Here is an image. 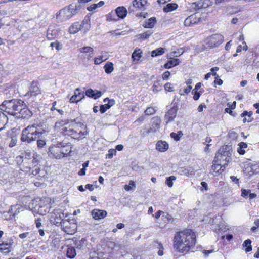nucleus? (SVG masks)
Instances as JSON below:
<instances>
[{
  "instance_id": "nucleus-25",
  "label": "nucleus",
  "mask_w": 259,
  "mask_h": 259,
  "mask_svg": "<svg viewBox=\"0 0 259 259\" xmlns=\"http://www.w3.org/2000/svg\"><path fill=\"white\" fill-rule=\"evenodd\" d=\"M116 13L118 17L123 19L127 15V10L124 7H118L115 10Z\"/></svg>"
},
{
  "instance_id": "nucleus-12",
  "label": "nucleus",
  "mask_w": 259,
  "mask_h": 259,
  "mask_svg": "<svg viewBox=\"0 0 259 259\" xmlns=\"http://www.w3.org/2000/svg\"><path fill=\"white\" fill-rule=\"evenodd\" d=\"M151 126L148 131V133H155L158 132L160 127L161 119L158 116L154 117L152 118Z\"/></svg>"
},
{
  "instance_id": "nucleus-15",
  "label": "nucleus",
  "mask_w": 259,
  "mask_h": 259,
  "mask_svg": "<svg viewBox=\"0 0 259 259\" xmlns=\"http://www.w3.org/2000/svg\"><path fill=\"white\" fill-rule=\"evenodd\" d=\"M42 126L41 124L38 123H34L32 125H28V126H30V132H31V142L35 141V140L39 137V133H38V127Z\"/></svg>"
},
{
  "instance_id": "nucleus-6",
  "label": "nucleus",
  "mask_w": 259,
  "mask_h": 259,
  "mask_svg": "<svg viewBox=\"0 0 259 259\" xmlns=\"http://www.w3.org/2000/svg\"><path fill=\"white\" fill-rule=\"evenodd\" d=\"M232 148L230 146H224L220 148L215 154L214 160L216 162L225 166L231 161Z\"/></svg>"
},
{
  "instance_id": "nucleus-27",
  "label": "nucleus",
  "mask_w": 259,
  "mask_h": 259,
  "mask_svg": "<svg viewBox=\"0 0 259 259\" xmlns=\"http://www.w3.org/2000/svg\"><path fill=\"white\" fill-rule=\"evenodd\" d=\"M80 52L83 53H89V55L87 57V59L89 60L90 58H92L93 56V49L89 46L83 47L82 48L80 49Z\"/></svg>"
},
{
  "instance_id": "nucleus-52",
  "label": "nucleus",
  "mask_w": 259,
  "mask_h": 259,
  "mask_svg": "<svg viewBox=\"0 0 259 259\" xmlns=\"http://www.w3.org/2000/svg\"><path fill=\"white\" fill-rule=\"evenodd\" d=\"M109 55L106 52H102L101 55L99 56V57L101 59V60L104 61H106L109 58Z\"/></svg>"
},
{
  "instance_id": "nucleus-36",
  "label": "nucleus",
  "mask_w": 259,
  "mask_h": 259,
  "mask_svg": "<svg viewBox=\"0 0 259 259\" xmlns=\"http://www.w3.org/2000/svg\"><path fill=\"white\" fill-rule=\"evenodd\" d=\"M238 146L239 147L237 149L238 152L241 155L244 154L245 152L244 149L247 148V144L245 142H241L238 144Z\"/></svg>"
},
{
  "instance_id": "nucleus-53",
  "label": "nucleus",
  "mask_w": 259,
  "mask_h": 259,
  "mask_svg": "<svg viewBox=\"0 0 259 259\" xmlns=\"http://www.w3.org/2000/svg\"><path fill=\"white\" fill-rule=\"evenodd\" d=\"M46 143L44 140H38L37 141V145L38 148H42L46 145Z\"/></svg>"
},
{
  "instance_id": "nucleus-62",
  "label": "nucleus",
  "mask_w": 259,
  "mask_h": 259,
  "mask_svg": "<svg viewBox=\"0 0 259 259\" xmlns=\"http://www.w3.org/2000/svg\"><path fill=\"white\" fill-rule=\"evenodd\" d=\"M170 75V73L169 71H166L163 73L162 78L164 80H167L168 79Z\"/></svg>"
},
{
  "instance_id": "nucleus-45",
  "label": "nucleus",
  "mask_w": 259,
  "mask_h": 259,
  "mask_svg": "<svg viewBox=\"0 0 259 259\" xmlns=\"http://www.w3.org/2000/svg\"><path fill=\"white\" fill-rule=\"evenodd\" d=\"M139 51H139H135L133 53L132 55V58L134 60H139L140 58L141 57V52H139Z\"/></svg>"
},
{
  "instance_id": "nucleus-37",
  "label": "nucleus",
  "mask_w": 259,
  "mask_h": 259,
  "mask_svg": "<svg viewBox=\"0 0 259 259\" xmlns=\"http://www.w3.org/2000/svg\"><path fill=\"white\" fill-rule=\"evenodd\" d=\"M7 121L6 116L3 113L0 112V131L4 128L5 125Z\"/></svg>"
},
{
  "instance_id": "nucleus-30",
  "label": "nucleus",
  "mask_w": 259,
  "mask_h": 259,
  "mask_svg": "<svg viewBox=\"0 0 259 259\" xmlns=\"http://www.w3.org/2000/svg\"><path fill=\"white\" fill-rule=\"evenodd\" d=\"M178 7L176 3H169L163 8V11L166 13L170 12L176 10Z\"/></svg>"
},
{
  "instance_id": "nucleus-64",
  "label": "nucleus",
  "mask_w": 259,
  "mask_h": 259,
  "mask_svg": "<svg viewBox=\"0 0 259 259\" xmlns=\"http://www.w3.org/2000/svg\"><path fill=\"white\" fill-rule=\"evenodd\" d=\"M97 5L96 4L91 5L90 6L87 8V10L89 11H92L95 10L97 8Z\"/></svg>"
},
{
  "instance_id": "nucleus-4",
  "label": "nucleus",
  "mask_w": 259,
  "mask_h": 259,
  "mask_svg": "<svg viewBox=\"0 0 259 259\" xmlns=\"http://www.w3.org/2000/svg\"><path fill=\"white\" fill-rule=\"evenodd\" d=\"M70 151L69 145L65 146L62 143H58L49 148L48 154L50 157L59 159L67 156Z\"/></svg>"
},
{
  "instance_id": "nucleus-34",
  "label": "nucleus",
  "mask_w": 259,
  "mask_h": 259,
  "mask_svg": "<svg viewBox=\"0 0 259 259\" xmlns=\"http://www.w3.org/2000/svg\"><path fill=\"white\" fill-rule=\"evenodd\" d=\"M10 246L11 245L8 243H0V251L4 253L10 252Z\"/></svg>"
},
{
  "instance_id": "nucleus-33",
  "label": "nucleus",
  "mask_w": 259,
  "mask_h": 259,
  "mask_svg": "<svg viewBox=\"0 0 259 259\" xmlns=\"http://www.w3.org/2000/svg\"><path fill=\"white\" fill-rule=\"evenodd\" d=\"M156 22L155 17H151L145 22L144 27L145 28H152L154 27Z\"/></svg>"
},
{
  "instance_id": "nucleus-19",
  "label": "nucleus",
  "mask_w": 259,
  "mask_h": 259,
  "mask_svg": "<svg viewBox=\"0 0 259 259\" xmlns=\"http://www.w3.org/2000/svg\"><path fill=\"white\" fill-rule=\"evenodd\" d=\"M80 89L77 88L75 90L74 94L70 99V101L71 103L77 102L81 100L84 97V93L81 94L80 92Z\"/></svg>"
},
{
  "instance_id": "nucleus-38",
  "label": "nucleus",
  "mask_w": 259,
  "mask_h": 259,
  "mask_svg": "<svg viewBox=\"0 0 259 259\" xmlns=\"http://www.w3.org/2000/svg\"><path fill=\"white\" fill-rule=\"evenodd\" d=\"M164 52V49L163 48H159L151 52V56L156 57L163 54Z\"/></svg>"
},
{
  "instance_id": "nucleus-11",
  "label": "nucleus",
  "mask_w": 259,
  "mask_h": 259,
  "mask_svg": "<svg viewBox=\"0 0 259 259\" xmlns=\"http://www.w3.org/2000/svg\"><path fill=\"white\" fill-rule=\"evenodd\" d=\"M88 25L87 20H83L81 24H79V22H75L69 27V31L71 34H75L84 27H86L87 29H88L87 28Z\"/></svg>"
},
{
  "instance_id": "nucleus-9",
  "label": "nucleus",
  "mask_w": 259,
  "mask_h": 259,
  "mask_svg": "<svg viewBox=\"0 0 259 259\" xmlns=\"http://www.w3.org/2000/svg\"><path fill=\"white\" fill-rule=\"evenodd\" d=\"M22 107L20 108L16 117L25 119H29L33 115L32 112L27 107L24 103Z\"/></svg>"
},
{
  "instance_id": "nucleus-40",
  "label": "nucleus",
  "mask_w": 259,
  "mask_h": 259,
  "mask_svg": "<svg viewBox=\"0 0 259 259\" xmlns=\"http://www.w3.org/2000/svg\"><path fill=\"white\" fill-rule=\"evenodd\" d=\"M136 187L135 182L130 181L128 185H125L124 188L127 191H133Z\"/></svg>"
},
{
  "instance_id": "nucleus-26",
  "label": "nucleus",
  "mask_w": 259,
  "mask_h": 259,
  "mask_svg": "<svg viewBox=\"0 0 259 259\" xmlns=\"http://www.w3.org/2000/svg\"><path fill=\"white\" fill-rule=\"evenodd\" d=\"M243 176L247 178H249L253 176V175H256L255 173L253 168L251 166H247L244 168L243 170Z\"/></svg>"
},
{
  "instance_id": "nucleus-22",
  "label": "nucleus",
  "mask_w": 259,
  "mask_h": 259,
  "mask_svg": "<svg viewBox=\"0 0 259 259\" xmlns=\"http://www.w3.org/2000/svg\"><path fill=\"white\" fill-rule=\"evenodd\" d=\"M85 94L88 97L96 99L101 97L102 94L101 91L89 89L85 91Z\"/></svg>"
},
{
  "instance_id": "nucleus-48",
  "label": "nucleus",
  "mask_w": 259,
  "mask_h": 259,
  "mask_svg": "<svg viewBox=\"0 0 259 259\" xmlns=\"http://www.w3.org/2000/svg\"><path fill=\"white\" fill-rule=\"evenodd\" d=\"M21 209L20 205L17 204L16 205L11 206V208L9 210V212L13 216V213L15 212V211L16 209Z\"/></svg>"
},
{
  "instance_id": "nucleus-14",
  "label": "nucleus",
  "mask_w": 259,
  "mask_h": 259,
  "mask_svg": "<svg viewBox=\"0 0 259 259\" xmlns=\"http://www.w3.org/2000/svg\"><path fill=\"white\" fill-rule=\"evenodd\" d=\"M178 110V107L177 106H174L171 108L165 115V119L166 121V124H168V122L173 121L175 118L176 116L177 112Z\"/></svg>"
},
{
  "instance_id": "nucleus-43",
  "label": "nucleus",
  "mask_w": 259,
  "mask_h": 259,
  "mask_svg": "<svg viewBox=\"0 0 259 259\" xmlns=\"http://www.w3.org/2000/svg\"><path fill=\"white\" fill-rule=\"evenodd\" d=\"M157 109L155 107H148L145 111V113L147 115H150L154 114Z\"/></svg>"
},
{
  "instance_id": "nucleus-18",
  "label": "nucleus",
  "mask_w": 259,
  "mask_h": 259,
  "mask_svg": "<svg viewBox=\"0 0 259 259\" xmlns=\"http://www.w3.org/2000/svg\"><path fill=\"white\" fill-rule=\"evenodd\" d=\"M57 26L55 25H50L47 33V37L49 40H52L55 38L58 34Z\"/></svg>"
},
{
  "instance_id": "nucleus-54",
  "label": "nucleus",
  "mask_w": 259,
  "mask_h": 259,
  "mask_svg": "<svg viewBox=\"0 0 259 259\" xmlns=\"http://www.w3.org/2000/svg\"><path fill=\"white\" fill-rule=\"evenodd\" d=\"M34 184L37 187L44 188L46 186V184L43 182L36 181L34 182Z\"/></svg>"
},
{
  "instance_id": "nucleus-20",
  "label": "nucleus",
  "mask_w": 259,
  "mask_h": 259,
  "mask_svg": "<svg viewBox=\"0 0 259 259\" xmlns=\"http://www.w3.org/2000/svg\"><path fill=\"white\" fill-rule=\"evenodd\" d=\"M91 213L93 218L95 220L103 219L107 215L106 211L100 209H94Z\"/></svg>"
},
{
  "instance_id": "nucleus-42",
  "label": "nucleus",
  "mask_w": 259,
  "mask_h": 259,
  "mask_svg": "<svg viewBox=\"0 0 259 259\" xmlns=\"http://www.w3.org/2000/svg\"><path fill=\"white\" fill-rule=\"evenodd\" d=\"M182 135V132L180 131H179L177 133H175L174 132H172L170 133V137L176 141H179L180 140V137H181Z\"/></svg>"
},
{
  "instance_id": "nucleus-47",
  "label": "nucleus",
  "mask_w": 259,
  "mask_h": 259,
  "mask_svg": "<svg viewBox=\"0 0 259 259\" xmlns=\"http://www.w3.org/2000/svg\"><path fill=\"white\" fill-rule=\"evenodd\" d=\"M192 88V86L189 85L187 87V88L184 89L183 91L180 90L179 93L181 95H184L185 94H187L191 91Z\"/></svg>"
},
{
  "instance_id": "nucleus-3",
  "label": "nucleus",
  "mask_w": 259,
  "mask_h": 259,
  "mask_svg": "<svg viewBox=\"0 0 259 259\" xmlns=\"http://www.w3.org/2000/svg\"><path fill=\"white\" fill-rule=\"evenodd\" d=\"M24 101L18 99L4 101L1 105V109L10 115L16 116L20 108L23 107Z\"/></svg>"
},
{
  "instance_id": "nucleus-29",
  "label": "nucleus",
  "mask_w": 259,
  "mask_h": 259,
  "mask_svg": "<svg viewBox=\"0 0 259 259\" xmlns=\"http://www.w3.org/2000/svg\"><path fill=\"white\" fill-rule=\"evenodd\" d=\"M142 0H134L133 1V6L128 8L129 12L131 13L134 11V8L141 9L142 8Z\"/></svg>"
},
{
  "instance_id": "nucleus-16",
  "label": "nucleus",
  "mask_w": 259,
  "mask_h": 259,
  "mask_svg": "<svg viewBox=\"0 0 259 259\" xmlns=\"http://www.w3.org/2000/svg\"><path fill=\"white\" fill-rule=\"evenodd\" d=\"M197 14L195 13L188 17L184 21V25L186 26H190L197 24L200 21L201 18L197 17Z\"/></svg>"
},
{
  "instance_id": "nucleus-35",
  "label": "nucleus",
  "mask_w": 259,
  "mask_h": 259,
  "mask_svg": "<svg viewBox=\"0 0 259 259\" xmlns=\"http://www.w3.org/2000/svg\"><path fill=\"white\" fill-rule=\"evenodd\" d=\"M104 68L106 73L110 74L114 70L113 64L112 62H108L104 65Z\"/></svg>"
},
{
  "instance_id": "nucleus-60",
  "label": "nucleus",
  "mask_w": 259,
  "mask_h": 259,
  "mask_svg": "<svg viewBox=\"0 0 259 259\" xmlns=\"http://www.w3.org/2000/svg\"><path fill=\"white\" fill-rule=\"evenodd\" d=\"M153 91L155 93H157L158 91H159L161 89L159 88L158 85L156 84V83H154L153 87Z\"/></svg>"
},
{
  "instance_id": "nucleus-7",
  "label": "nucleus",
  "mask_w": 259,
  "mask_h": 259,
  "mask_svg": "<svg viewBox=\"0 0 259 259\" xmlns=\"http://www.w3.org/2000/svg\"><path fill=\"white\" fill-rule=\"evenodd\" d=\"M77 126L76 124H74L73 125L64 127L62 129L63 134L65 136H70L74 139H79L84 138L85 137L84 133L79 129H76Z\"/></svg>"
},
{
  "instance_id": "nucleus-13",
  "label": "nucleus",
  "mask_w": 259,
  "mask_h": 259,
  "mask_svg": "<svg viewBox=\"0 0 259 259\" xmlns=\"http://www.w3.org/2000/svg\"><path fill=\"white\" fill-rule=\"evenodd\" d=\"M225 166H226L225 165H223L222 163H219V162H216V160L214 159L210 172L212 173L214 177H216L217 176V174H221L223 171L224 168H225Z\"/></svg>"
},
{
  "instance_id": "nucleus-1",
  "label": "nucleus",
  "mask_w": 259,
  "mask_h": 259,
  "mask_svg": "<svg viewBox=\"0 0 259 259\" xmlns=\"http://www.w3.org/2000/svg\"><path fill=\"white\" fill-rule=\"evenodd\" d=\"M196 236L191 230L186 229L177 233L174 238V248L180 253L187 252L196 244Z\"/></svg>"
},
{
  "instance_id": "nucleus-49",
  "label": "nucleus",
  "mask_w": 259,
  "mask_h": 259,
  "mask_svg": "<svg viewBox=\"0 0 259 259\" xmlns=\"http://www.w3.org/2000/svg\"><path fill=\"white\" fill-rule=\"evenodd\" d=\"M110 108L109 104H105L104 105H101L100 107V111L102 113H104L107 109Z\"/></svg>"
},
{
  "instance_id": "nucleus-32",
  "label": "nucleus",
  "mask_w": 259,
  "mask_h": 259,
  "mask_svg": "<svg viewBox=\"0 0 259 259\" xmlns=\"http://www.w3.org/2000/svg\"><path fill=\"white\" fill-rule=\"evenodd\" d=\"M76 254L75 248L73 247H68L66 252L67 256L70 258H74Z\"/></svg>"
},
{
  "instance_id": "nucleus-44",
  "label": "nucleus",
  "mask_w": 259,
  "mask_h": 259,
  "mask_svg": "<svg viewBox=\"0 0 259 259\" xmlns=\"http://www.w3.org/2000/svg\"><path fill=\"white\" fill-rule=\"evenodd\" d=\"M68 9H69V11L73 13L72 14V17L76 14V11L78 9V7L76 5H74L73 4H70L69 6L66 8Z\"/></svg>"
},
{
  "instance_id": "nucleus-21",
  "label": "nucleus",
  "mask_w": 259,
  "mask_h": 259,
  "mask_svg": "<svg viewBox=\"0 0 259 259\" xmlns=\"http://www.w3.org/2000/svg\"><path fill=\"white\" fill-rule=\"evenodd\" d=\"M39 93L40 90L38 87L37 82L34 81H32L27 94H30L31 96H36L39 94Z\"/></svg>"
},
{
  "instance_id": "nucleus-23",
  "label": "nucleus",
  "mask_w": 259,
  "mask_h": 259,
  "mask_svg": "<svg viewBox=\"0 0 259 259\" xmlns=\"http://www.w3.org/2000/svg\"><path fill=\"white\" fill-rule=\"evenodd\" d=\"M40 159L41 156H40V155L34 154L33 156V159L31 160V161L29 162L28 161V166H27L26 167L30 169L31 166L34 167L37 165Z\"/></svg>"
},
{
  "instance_id": "nucleus-10",
  "label": "nucleus",
  "mask_w": 259,
  "mask_h": 259,
  "mask_svg": "<svg viewBox=\"0 0 259 259\" xmlns=\"http://www.w3.org/2000/svg\"><path fill=\"white\" fill-rule=\"evenodd\" d=\"M72 14L69 11V9L65 7L60 10L59 12L57 14L56 19L58 21H65L72 17Z\"/></svg>"
},
{
  "instance_id": "nucleus-55",
  "label": "nucleus",
  "mask_w": 259,
  "mask_h": 259,
  "mask_svg": "<svg viewBox=\"0 0 259 259\" xmlns=\"http://www.w3.org/2000/svg\"><path fill=\"white\" fill-rule=\"evenodd\" d=\"M172 87L171 86V84L170 83H167L164 85V89L166 91L168 92L173 91Z\"/></svg>"
},
{
  "instance_id": "nucleus-50",
  "label": "nucleus",
  "mask_w": 259,
  "mask_h": 259,
  "mask_svg": "<svg viewBox=\"0 0 259 259\" xmlns=\"http://www.w3.org/2000/svg\"><path fill=\"white\" fill-rule=\"evenodd\" d=\"M50 46L52 48H55L58 51L62 49V45L57 41L52 42L50 45Z\"/></svg>"
},
{
  "instance_id": "nucleus-39",
  "label": "nucleus",
  "mask_w": 259,
  "mask_h": 259,
  "mask_svg": "<svg viewBox=\"0 0 259 259\" xmlns=\"http://www.w3.org/2000/svg\"><path fill=\"white\" fill-rule=\"evenodd\" d=\"M251 241L250 239L246 240L243 244V246L244 247H246L245 251L246 252H250L252 250V246L251 245Z\"/></svg>"
},
{
  "instance_id": "nucleus-57",
  "label": "nucleus",
  "mask_w": 259,
  "mask_h": 259,
  "mask_svg": "<svg viewBox=\"0 0 259 259\" xmlns=\"http://www.w3.org/2000/svg\"><path fill=\"white\" fill-rule=\"evenodd\" d=\"M29 235H30V233L25 232V233L20 234L19 236L21 239H24L29 237Z\"/></svg>"
},
{
  "instance_id": "nucleus-28",
  "label": "nucleus",
  "mask_w": 259,
  "mask_h": 259,
  "mask_svg": "<svg viewBox=\"0 0 259 259\" xmlns=\"http://www.w3.org/2000/svg\"><path fill=\"white\" fill-rule=\"evenodd\" d=\"M180 62L178 59H172L165 63L164 65L165 68H170L172 67L176 66Z\"/></svg>"
},
{
  "instance_id": "nucleus-56",
  "label": "nucleus",
  "mask_w": 259,
  "mask_h": 259,
  "mask_svg": "<svg viewBox=\"0 0 259 259\" xmlns=\"http://www.w3.org/2000/svg\"><path fill=\"white\" fill-rule=\"evenodd\" d=\"M249 192H250V190L245 189L242 190L241 196L243 197H247L249 195Z\"/></svg>"
},
{
  "instance_id": "nucleus-61",
  "label": "nucleus",
  "mask_w": 259,
  "mask_h": 259,
  "mask_svg": "<svg viewBox=\"0 0 259 259\" xmlns=\"http://www.w3.org/2000/svg\"><path fill=\"white\" fill-rule=\"evenodd\" d=\"M103 62H104V61L101 60L99 56L98 57L95 58L94 59V63L96 65H99Z\"/></svg>"
},
{
  "instance_id": "nucleus-5",
  "label": "nucleus",
  "mask_w": 259,
  "mask_h": 259,
  "mask_svg": "<svg viewBox=\"0 0 259 259\" xmlns=\"http://www.w3.org/2000/svg\"><path fill=\"white\" fill-rule=\"evenodd\" d=\"M50 199L47 197L37 198L32 200V208L40 215H45L49 212L51 209Z\"/></svg>"
},
{
  "instance_id": "nucleus-24",
  "label": "nucleus",
  "mask_w": 259,
  "mask_h": 259,
  "mask_svg": "<svg viewBox=\"0 0 259 259\" xmlns=\"http://www.w3.org/2000/svg\"><path fill=\"white\" fill-rule=\"evenodd\" d=\"M168 148V144L165 141H159L156 144V149L160 152H165Z\"/></svg>"
},
{
  "instance_id": "nucleus-46",
  "label": "nucleus",
  "mask_w": 259,
  "mask_h": 259,
  "mask_svg": "<svg viewBox=\"0 0 259 259\" xmlns=\"http://www.w3.org/2000/svg\"><path fill=\"white\" fill-rule=\"evenodd\" d=\"M152 34V32L151 31H147L144 33H143L141 34L140 35V38L142 39H145L147 38H148L151 34Z\"/></svg>"
},
{
  "instance_id": "nucleus-2",
  "label": "nucleus",
  "mask_w": 259,
  "mask_h": 259,
  "mask_svg": "<svg viewBox=\"0 0 259 259\" xmlns=\"http://www.w3.org/2000/svg\"><path fill=\"white\" fill-rule=\"evenodd\" d=\"M64 214L60 209L54 210L50 217V222L56 226H61L62 229L67 234L75 233V229L70 230L68 227L69 222L66 220L63 221Z\"/></svg>"
},
{
  "instance_id": "nucleus-63",
  "label": "nucleus",
  "mask_w": 259,
  "mask_h": 259,
  "mask_svg": "<svg viewBox=\"0 0 259 259\" xmlns=\"http://www.w3.org/2000/svg\"><path fill=\"white\" fill-rule=\"evenodd\" d=\"M17 143V140L15 138H12L10 143H9V147H13Z\"/></svg>"
},
{
  "instance_id": "nucleus-59",
  "label": "nucleus",
  "mask_w": 259,
  "mask_h": 259,
  "mask_svg": "<svg viewBox=\"0 0 259 259\" xmlns=\"http://www.w3.org/2000/svg\"><path fill=\"white\" fill-rule=\"evenodd\" d=\"M201 187L200 188V189L201 190H203L204 189L205 191H207L208 190V186L207 184L205 182H201Z\"/></svg>"
},
{
  "instance_id": "nucleus-31",
  "label": "nucleus",
  "mask_w": 259,
  "mask_h": 259,
  "mask_svg": "<svg viewBox=\"0 0 259 259\" xmlns=\"http://www.w3.org/2000/svg\"><path fill=\"white\" fill-rule=\"evenodd\" d=\"M30 157V154H26L25 157L23 158L22 156H18L16 157V160L17 163L21 162L23 163V165L28 163V161L29 160V157Z\"/></svg>"
},
{
  "instance_id": "nucleus-41",
  "label": "nucleus",
  "mask_w": 259,
  "mask_h": 259,
  "mask_svg": "<svg viewBox=\"0 0 259 259\" xmlns=\"http://www.w3.org/2000/svg\"><path fill=\"white\" fill-rule=\"evenodd\" d=\"M42 126H40V127H38V133H39V137L45 135L46 133L48 132V126L45 125H44L41 123Z\"/></svg>"
},
{
  "instance_id": "nucleus-58",
  "label": "nucleus",
  "mask_w": 259,
  "mask_h": 259,
  "mask_svg": "<svg viewBox=\"0 0 259 259\" xmlns=\"http://www.w3.org/2000/svg\"><path fill=\"white\" fill-rule=\"evenodd\" d=\"M197 9H202L205 8V7L206 6H204L203 2H202V0H201L197 3Z\"/></svg>"
},
{
  "instance_id": "nucleus-8",
  "label": "nucleus",
  "mask_w": 259,
  "mask_h": 259,
  "mask_svg": "<svg viewBox=\"0 0 259 259\" xmlns=\"http://www.w3.org/2000/svg\"><path fill=\"white\" fill-rule=\"evenodd\" d=\"M224 41V37L220 34H214L208 37L206 44L208 47L213 48L219 46Z\"/></svg>"
},
{
  "instance_id": "nucleus-17",
  "label": "nucleus",
  "mask_w": 259,
  "mask_h": 259,
  "mask_svg": "<svg viewBox=\"0 0 259 259\" xmlns=\"http://www.w3.org/2000/svg\"><path fill=\"white\" fill-rule=\"evenodd\" d=\"M30 128V126H28L23 130L21 136V140L22 142L27 143H31Z\"/></svg>"
},
{
  "instance_id": "nucleus-51",
  "label": "nucleus",
  "mask_w": 259,
  "mask_h": 259,
  "mask_svg": "<svg viewBox=\"0 0 259 259\" xmlns=\"http://www.w3.org/2000/svg\"><path fill=\"white\" fill-rule=\"evenodd\" d=\"M116 153V150H115L114 149H110L108 151V153L106 155V158H108L109 159L112 158L113 156L114 155H115Z\"/></svg>"
}]
</instances>
